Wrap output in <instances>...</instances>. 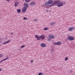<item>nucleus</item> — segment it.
Masks as SVG:
<instances>
[{
  "label": "nucleus",
  "instance_id": "nucleus-1",
  "mask_svg": "<svg viewBox=\"0 0 75 75\" xmlns=\"http://www.w3.org/2000/svg\"><path fill=\"white\" fill-rule=\"evenodd\" d=\"M56 4H57V6L58 7H60L63 6L62 2L58 0L54 1L52 4L50 5V7H52V6H54Z\"/></svg>",
  "mask_w": 75,
  "mask_h": 75
},
{
  "label": "nucleus",
  "instance_id": "nucleus-2",
  "mask_svg": "<svg viewBox=\"0 0 75 75\" xmlns=\"http://www.w3.org/2000/svg\"><path fill=\"white\" fill-rule=\"evenodd\" d=\"M24 7L23 8L22 10V12L24 13L27 10V8H28V4L26 3H25L24 4Z\"/></svg>",
  "mask_w": 75,
  "mask_h": 75
},
{
  "label": "nucleus",
  "instance_id": "nucleus-3",
  "mask_svg": "<svg viewBox=\"0 0 75 75\" xmlns=\"http://www.w3.org/2000/svg\"><path fill=\"white\" fill-rule=\"evenodd\" d=\"M53 3V0H49L47 2H46L45 4V5L46 6H49L50 5L49 4H51Z\"/></svg>",
  "mask_w": 75,
  "mask_h": 75
},
{
  "label": "nucleus",
  "instance_id": "nucleus-4",
  "mask_svg": "<svg viewBox=\"0 0 75 75\" xmlns=\"http://www.w3.org/2000/svg\"><path fill=\"white\" fill-rule=\"evenodd\" d=\"M67 38L69 41H74V38L69 35L67 36Z\"/></svg>",
  "mask_w": 75,
  "mask_h": 75
},
{
  "label": "nucleus",
  "instance_id": "nucleus-5",
  "mask_svg": "<svg viewBox=\"0 0 75 75\" xmlns=\"http://www.w3.org/2000/svg\"><path fill=\"white\" fill-rule=\"evenodd\" d=\"M36 4V3L35 1H33L29 3V5L31 6H35Z\"/></svg>",
  "mask_w": 75,
  "mask_h": 75
},
{
  "label": "nucleus",
  "instance_id": "nucleus-6",
  "mask_svg": "<svg viewBox=\"0 0 75 75\" xmlns=\"http://www.w3.org/2000/svg\"><path fill=\"white\" fill-rule=\"evenodd\" d=\"M10 41H11V40H9L8 41H5L3 43L2 45H5L6 44H8V43H9V42H10Z\"/></svg>",
  "mask_w": 75,
  "mask_h": 75
},
{
  "label": "nucleus",
  "instance_id": "nucleus-7",
  "mask_svg": "<svg viewBox=\"0 0 75 75\" xmlns=\"http://www.w3.org/2000/svg\"><path fill=\"white\" fill-rule=\"evenodd\" d=\"M61 42L58 41L57 42H55L54 43V45H61Z\"/></svg>",
  "mask_w": 75,
  "mask_h": 75
},
{
  "label": "nucleus",
  "instance_id": "nucleus-8",
  "mask_svg": "<svg viewBox=\"0 0 75 75\" xmlns=\"http://www.w3.org/2000/svg\"><path fill=\"white\" fill-rule=\"evenodd\" d=\"M19 3H20L19 2H18V1H15V4L14 5V6H15V7H16L18 6V4H19Z\"/></svg>",
  "mask_w": 75,
  "mask_h": 75
},
{
  "label": "nucleus",
  "instance_id": "nucleus-9",
  "mask_svg": "<svg viewBox=\"0 0 75 75\" xmlns=\"http://www.w3.org/2000/svg\"><path fill=\"white\" fill-rule=\"evenodd\" d=\"M40 45L42 47H43V48H45V47H46L47 46V45L46 44L44 43H42Z\"/></svg>",
  "mask_w": 75,
  "mask_h": 75
},
{
  "label": "nucleus",
  "instance_id": "nucleus-10",
  "mask_svg": "<svg viewBox=\"0 0 75 75\" xmlns=\"http://www.w3.org/2000/svg\"><path fill=\"white\" fill-rule=\"evenodd\" d=\"M75 27H71L68 28V30L69 31H72L73 30H74Z\"/></svg>",
  "mask_w": 75,
  "mask_h": 75
},
{
  "label": "nucleus",
  "instance_id": "nucleus-11",
  "mask_svg": "<svg viewBox=\"0 0 75 75\" xmlns=\"http://www.w3.org/2000/svg\"><path fill=\"white\" fill-rule=\"evenodd\" d=\"M40 38H41L42 40H44L45 38V36L44 35H41L40 36Z\"/></svg>",
  "mask_w": 75,
  "mask_h": 75
},
{
  "label": "nucleus",
  "instance_id": "nucleus-12",
  "mask_svg": "<svg viewBox=\"0 0 75 75\" xmlns=\"http://www.w3.org/2000/svg\"><path fill=\"white\" fill-rule=\"evenodd\" d=\"M9 58V57H7L6 58L4 59H3V60H1L0 62V63H1L3 61H5V60H7V59H8Z\"/></svg>",
  "mask_w": 75,
  "mask_h": 75
},
{
  "label": "nucleus",
  "instance_id": "nucleus-13",
  "mask_svg": "<svg viewBox=\"0 0 75 75\" xmlns=\"http://www.w3.org/2000/svg\"><path fill=\"white\" fill-rule=\"evenodd\" d=\"M35 37L36 38H37L38 40H40V37L38 38V36L37 35H35Z\"/></svg>",
  "mask_w": 75,
  "mask_h": 75
},
{
  "label": "nucleus",
  "instance_id": "nucleus-14",
  "mask_svg": "<svg viewBox=\"0 0 75 75\" xmlns=\"http://www.w3.org/2000/svg\"><path fill=\"white\" fill-rule=\"evenodd\" d=\"M50 24L51 25L53 26V25H55V23L54 22H52L50 23Z\"/></svg>",
  "mask_w": 75,
  "mask_h": 75
},
{
  "label": "nucleus",
  "instance_id": "nucleus-15",
  "mask_svg": "<svg viewBox=\"0 0 75 75\" xmlns=\"http://www.w3.org/2000/svg\"><path fill=\"white\" fill-rule=\"evenodd\" d=\"M17 11L18 13H21V9H18L17 10Z\"/></svg>",
  "mask_w": 75,
  "mask_h": 75
},
{
  "label": "nucleus",
  "instance_id": "nucleus-16",
  "mask_svg": "<svg viewBox=\"0 0 75 75\" xmlns=\"http://www.w3.org/2000/svg\"><path fill=\"white\" fill-rule=\"evenodd\" d=\"M32 0H25V2H26V3H28V2H30V1H31Z\"/></svg>",
  "mask_w": 75,
  "mask_h": 75
},
{
  "label": "nucleus",
  "instance_id": "nucleus-17",
  "mask_svg": "<svg viewBox=\"0 0 75 75\" xmlns=\"http://www.w3.org/2000/svg\"><path fill=\"white\" fill-rule=\"evenodd\" d=\"M48 30V28H47V27H45V28H44V30L45 31Z\"/></svg>",
  "mask_w": 75,
  "mask_h": 75
},
{
  "label": "nucleus",
  "instance_id": "nucleus-18",
  "mask_svg": "<svg viewBox=\"0 0 75 75\" xmlns=\"http://www.w3.org/2000/svg\"><path fill=\"white\" fill-rule=\"evenodd\" d=\"M47 40L48 41H51V39L49 38H47Z\"/></svg>",
  "mask_w": 75,
  "mask_h": 75
},
{
  "label": "nucleus",
  "instance_id": "nucleus-19",
  "mask_svg": "<svg viewBox=\"0 0 75 75\" xmlns=\"http://www.w3.org/2000/svg\"><path fill=\"white\" fill-rule=\"evenodd\" d=\"M68 57H66L65 58L64 60L65 61H67V60H68Z\"/></svg>",
  "mask_w": 75,
  "mask_h": 75
},
{
  "label": "nucleus",
  "instance_id": "nucleus-20",
  "mask_svg": "<svg viewBox=\"0 0 75 75\" xmlns=\"http://www.w3.org/2000/svg\"><path fill=\"white\" fill-rule=\"evenodd\" d=\"M51 53H52V52H54V49L53 48H52L51 49Z\"/></svg>",
  "mask_w": 75,
  "mask_h": 75
},
{
  "label": "nucleus",
  "instance_id": "nucleus-21",
  "mask_svg": "<svg viewBox=\"0 0 75 75\" xmlns=\"http://www.w3.org/2000/svg\"><path fill=\"white\" fill-rule=\"evenodd\" d=\"M25 46V45H22L21 47V48H23V47H24Z\"/></svg>",
  "mask_w": 75,
  "mask_h": 75
},
{
  "label": "nucleus",
  "instance_id": "nucleus-22",
  "mask_svg": "<svg viewBox=\"0 0 75 75\" xmlns=\"http://www.w3.org/2000/svg\"><path fill=\"white\" fill-rule=\"evenodd\" d=\"M38 75H42V73L40 72L38 74Z\"/></svg>",
  "mask_w": 75,
  "mask_h": 75
},
{
  "label": "nucleus",
  "instance_id": "nucleus-23",
  "mask_svg": "<svg viewBox=\"0 0 75 75\" xmlns=\"http://www.w3.org/2000/svg\"><path fill=\"white\" fill-rule=\"evenodd\" d=\"M54 36H51V38H54Z\"/></svg>",
  "mask_w": 75,
  "mask_h": 75
},
{
  "label": "nucleus",
  "instance_id": "nucleus-24",
  "mask_svg": "<svg viewBox=\"0 0 75 75\" xmlns=\"http://www.w3.org/2000/svg\"><path fill=\"white\" fill-rule=\"evenodd\" d=\"M3 57V54H0V58H1Z\"/></svg>",
  "mask_w": 75,
  "mask_h": 75
},
{
  "label": "nucleus",
  "instance_id": "nucleus-25",
  "mask_svg": "<svg viewBox=\"0 0 75 75\" xmlns=\"http://www.w3.org/2000/svg\"><path fill=\"white\" fill-rule=\"evenodd\" d=\"M70 73H72V70H70Z\"/></svg>",
  "mask_w": 75,
  "mask_h": 75
},
{
  "label": "nucleus",
  "instance_id": "nucleus-26",
  "mask_svg": "<svg viewBox=\"0 0 75 75\" xmlns=\"http://www.w3.org/2000/svg\"><path fill=\"white\" fill-rule=\"evenodd\" d=\"M6 1L7 2H9V1H10V0H6Z\"/></svg>",
  "mask_w": 75,
  "mask_h": 75
},
{
  "label": "nucleus",
  "instance_id": "nucleus-27",
  "mask_svg": "<svg viewBox=\"0 0 75 75\" xmlns=\"http://www.w3.org/2000/svg\"><path fill=\"white\" fill-rule=\"evenodd\" d=\"M23 19H27V18L26 17H24L23 18Z\"/></svg>",
  "mask_w": 75,
  "mask_h": 75
},
{
  "label": "nucleus",
  "instance_id": "nucleus-28",
  "mask_svg": "<svg viewBox=\"0 0 75 75\" xmlns=\"http://www.w3.org/2000/svg\"><path fill=\"white\" fill-rule=\"evenodd\" d=\"M34 21H37V19H35L34 20Z\"/></svg>",
  "mask_w": 75,
  "mask_h": 75
},
{
  "label": "nucleus",
  "instance_id": "nucleus-29",
  "mask_svg": "<svg viewBox=\"0 0 75 75\" xmlns=\"http://www.w3.org/2000/svg\"><path fill=\"white\" fill-rule=\"evenodd\" d=\"M33 60H31L30 61V62H31V63H32V62H33Z\"/></svg>",
  "mask_w": 75,
  "mask_h": 75
},
{
  "label": "nucleus",
  "instance_id": "nucleus-30",
  "mask_svg": "<svg viewBox=\"0 0 75 75\" xmlns=\"http://www.w3.org/2000/svg\"><path fill=\"white\" fill-rule=\"evenodd\" d=\"M49 38H51V36H50V35H49Z\"/></svg>",
  "mask_w": 75,
  "mask_h": 75
},
{
  "label": "nucleus",
  "instance_id": "nucleus-31",
  "mask_svg": "<svg viewBox=\"0 0 75 75\" xmlns=\"http://www.w3.org/2000/svg\"><path fill=\"white\" fill-rule=\"evenodd\" d=\"M2 71V70L0 68V71Z\"/></svg>",
  "mask_w": 75,
  "mask_h": 75
},
{
  "label": "nucleus",
  "instance_id": "nucleus-32",
  "mask_svg": "<svg viewBox=\"0 0 75 75\" xmlns=\"http://www.w3.org/2000/svg\"><path fill=\"white\" fill-rule=\"evenodd\" d=\"M63 4H65V2L63 3Z\"/></svg>",
  "mask_w": 75,
  "mask_h": 75
},
{
  "label": "nucleus",
  "instance_id": "nucleus-33",
  "mask_svg": "<svg viewBox=\"0 0 75 75\" xmlns=\"http://www.w3.org/2000/svg\"><path fill=\"white\" fill-rule=\"evenodd\" d=\"M13 34V33H11V35H12V34Z\"/></svg>",
  "mask_w": 75,
  "mask_h": 75
},
{
  "label": "nucleus",
  "instance_id": "nucleus-34",
  "mask_svg": "<svg viewBox=\"0 0 75 75\" xmlns=\"http://www.w3.org/2000/svg\"><path fill=\"white\" fill-rule=\"evenodd\" d=\"M42 7H44V5H43L42 6Z\"/></svg>",
  "mask_w": 75,
  "mask_h": 75
},
{
  "label": "nucleus",
  "instance_id": "nucleus-35",
  "mask_svg": "<svg viewBox=\"0 0 75 75\" xmlns=\"http://www.w3.org/2000/svg\"><path fill=\"white\" fill-rule=\"evenodd\" d=\"M18 50L19 51H20V49H18Z\"/></svg>",
  "mask_w": 75,
  "mask_h": 75
},
{
  "label": "nucleus",
  "instance_id": "nucleus-36",
  "mask_svg": "<svg viewBox=\"0 0 75 75\" xmlns=\"http://www.w3.org/2000/svg\"><path fill=\"white\" fill-rule=\"evenodd\" d=\"M0 47H1V45H0Z\"/></svg>",
  "mask_w": 75,
  "mask_h": 75
},
{
  "label": "nucleus",
  "instance_id": "nucleus-37",
  "mask_svg": "<svg viewBox=\"0 0 75 75\" xmlns=\"http://www.w3.org/2000/svg\"><path fill=\"white\" fill-rule=\"evenodd\" d=\"M24 20H25V19H24Z\"/></svg>",
  "mask_w": 75,
  "mask_h": 75
}]
</instances>
